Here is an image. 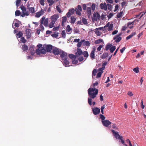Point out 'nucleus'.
<instances>
[{"mask_svg":"<svg viewBox=\"0 0 146 146\" xmlns=\"http://www.w3.org/2000/svg\"><path fill=\"white\" fill-rule=\"evenodd\" d=\"M66 31L68 34H70L72 32V29L70 28V26L69 25H68L66 27Z\"/></svg>","mask_w":146,"mask_h":146,"instance_id":"ddd939ff","label":"nucleus"},{"mask_svg":"<svg viewBox=\"0 0 146 146\" xmlns=\"http://www.w3.org/2000/svg\"><path fill=\"white\" fill-rule=\"evenodd\" d=\"M105 28H104V27H101L99 28H97L96 29V30H98V29H99L100 30H103V31H104L106 30Z\"/></svg>","mask_w":146,"mask_h":146,"instance_id":"680f3d73","label":"nucleus"},{"mask_svg":"<svg viewBox=\"0 0 146 146\" xmlns=\"http://www.w3.org/2000/svg\"><path fill=\"white\" fill-rule=\"evenodd\" d=\"M112 127L113 129H115L117 130L118 129V128L116 126V124H113Z\"/></svg>","mask_w":146,"mask_h":146,"instance_id":"6e6d98bb","label":"nucleus"},{"mask_svg":"<svg viewBox=\"0 0 146 146\" xmlns=\"http://www.w3.org/2000/svg\"><path fill=\"white\" fill-rule=\"evenodd\" d=\"M60 55L62 60L67 59L68 56L67 54L64 51L62 50L61 52L60 53Z\"/></svg>","mask_w":146,"mask_h":146,"instance_id":"39448f33","label":"nucleus"},{"mask_svg":"<svg viewBox=\"0 0 146 146\" xmlns=\"http://www.w3.org/2000/svg\"><path fill=\"white\" fill-rule=\"evenodd\" d=\"M69 11L72 14L74 13L75 10L74 9L72 8L70 9Z\"/></svg>","mask_w":146,"mask_h":146,"instance_id":"4d7b16f0","label":"nucleus"},{"mask_svg":"<svg viewBox=\"0 0 146 146\" xmlns=\"http://www.w3.org/2000/svg\"><path fill=\"white\" fill-rule=\"evenodd\" d=\"M121 34L116 35L113 37V39L115 40L116 43L119 42L121 39V38L120 36Z\"/></svg>","mask_w":146,"mask_h":146,"instance_id":"9b49d317","label":"nucleus"},{"mask_svg":"<svg viewBox=\"0 0 146 146\" xmlns=\"http://www.w3.org/2000/svg\"><path fill=\"white\" fill-rule=\"evenodd\" d=\"M102 122L104 126L106 127H108L111 123V122L108 120L102 121Z\"/></svg>","mask_w":146,"mask_h":146,"instance_id":"423d86ee","label":"nucleus"},{"mask_svg":"<svg viewBox=\"0 0 146 146\" xmlns=\"http://www.w3.org/2000/svg\"><path fill=\"white\" fill-rule=\"evenodd\" d=\"M112 46V44H108L106 45L105 49L106 50H108V49H110L111 46Z\"/></svg>","mask_w":146,"mask_h":146,"instance_id":"bb28decb","label":"nucleus"},{"mask_svg":"<svg viewBox=\"0 0 146 146\" xmlns=\"http://www.w3.org/2000/svg\"><path fill=\"white\" fill-rule=\"evenodd\" d=\"M108 7V8L109 10H110L112 8V6L111 5L109 4H107V5Z\"/></svg>","mask_w":146,"mask_h":146,"instance_id":"0e129e2a","label":"nucleus"},{"mask_svg":"<svg viewBox=\"0 0 146 146\" xmlns=\"http://www.w3.org/2000/svg\"><path fill=\"white\" fill-rule=\"evenodd\" d=\"M116 48V47L115 46H113L110 49V51L111 53H113V51L115 50V49Z\"/></svg>","mask_w":146,"mask_h":146,"instance_id":"2f4dec72","label":"nucleus"},{"mask_svg":"<svg viewBox=\"0 0 146 146\" xmlns=\"http://www.w3.org/2000/svg\"><path fill=\"white\" fill-rule=\"evenodd\" d=\"M87 12L88 16L89 17L91 15V9L90 7H88L87 8Z\"/></svg>","mask_w":146,"mask_h":146,"instance_id":"aec40b11","label":"nucleus"},{"mask_svg":"<svg viewBox=\"0 0 146 146\" xmlns=\"http://www.w3.org/2000/svg\"><path fill=\"white\" fill-rule=\"evenodd\" d=\"M103 46V45H100L97 48V50L98 51H100L101 50Z\"/></svg>","mask_w":146,"mask_h":146,"instance_id":"338daca9","label":"nucleus"},{"mask_svg":"<svg viewBox=\"0 0 146 146\" xmlns=\"http://www.w3.org/2000/svg\"><path fill=\"white\" fill-rule=\"evenodd\" d=\"M103 42V40L102 39H100L95 41V44H98Z\"/></svg>","mask_w":146,"mask_h":146,"instance_id":"c85d7f7f","label":"nucleus"},{"mask_svg":"<svg viewBox=\"0 0 146 146\" xmlns=\"http://www.w3.org/2000/svg\"><path fill=\"white\" fill-rule=\"evenodd\" d=\"M74 59L72 61V63L73 64H77L78 63V60L75 59Z\"/></svg>","mask_w":146,"mask_h":146,"instance_id":"e2e57ef3","label":"nucleus"},{"mask_svg":"<svg viewBox=\"0 0 146 146\" xmlns=\"http://www.w3.org/2000/svg\"><path fill=\"white\" fill-rule=\"evenodd\" d=\"M122 14H123L122 11L121 12L119 13H118L117 15V17L118 18H120L121 17Z\"/></svg>","mask_w":146,"mask_h":146,"instance_id":"8fccbe9b","label":"nucleus"},{"mask_svg":"<svg viewBox=\"0 0 146 146\" xmlns=\"http://www.w3.org/2000/svg\"><path fill=\"white\" fill-rule=\"evenodd\" d=\"M133 22H129L127 24V27H129L130 29L132 28L133 26Z\"/></svg>","mask_w":146,"mask_h":146,"instance_id":"4be33fe9","label":"nucleus"},{"mask_svg":"<svg viewBox=\"0 0 146 146\" xmlns=\"http://www.w3.org/2000/svg\"><path fill=\"white\" fill-rule=\"evenodd\" d=\"M61 35L62 37L63 38H65L66 36V34L65 33V31L64 30H63L62 31V32L61 33Z\"/></svg>","mask_w":146,"mask_h":146,"instance_id":"37998d69","label":"nucleus"},{"mask_svg":"<svg viewBox=\"0 0 146 146\" xmlns=\"http://www.w3.org/2000/svg\"><path fill=\"white\" fill-rule=\"evenodd\" d=\"M21 0H17L16 1V5L17 7L19 6L20 4Z\"/></svg>","mask_w":146,"mask_h":146,"instance_id":"4c0bfd02","label":"nucleus"},{"mask_svg":"<svg viewBox=\"0 0 146 146\" xmlns=\"http://www.w3.org/2000/svg\"><path fill=\"white\" fill-rule=\"evenodd\" d=\"M46 52H50L52 49V46L50 44L44 45Z\"/></svg>","mask_w":146,"mask_h":146,"instance_id":"6e6552de","label":"nucleus"},{"mask_svg":"<svg viewBox=\"0 0 146 146\" xmlns=\"http://www.w3.org/2000/svg\"><path fill=\"white\" fill-rule=\"evenodd\" d=\"M100 116L102 121L105 120H104L105 119L106 117L103 115L100 114Z\"/></svg>","mask_w":146,"mask_h":146,"instance_id":"de8ad7c7","label":"nucleus"},{"mask_svg":"<svg viewBox=\"0 0 146 146\" xmlns=\"http://www.w3.org/2000/svg\"><path fill=\"white\" fill-rule=\"evenodd\" d=\"M22 49L23 51H26L28 49V46L25 44L23 45L22 46Z\"/></svg>","mask_w":146,"mask_h":146,"instance_id":"412c9836","label":"nucleus"},{"mask_svg":"<svg viewBox=\"0 0 146 146\" xmlns=\"http://www.w3.org/2000/svg\"><path fill=\"white\" fill-rule=\"evenodd\" d=\"M67 20V18L66 16H64L62 17L61 25L62 26L64 25L65 23L66 22Z\"/></svg>","mask_w":146,"mask_h":146,"instance_id":"6ab92c4d","label":"nucleus"},{"mask_svg":"<svg viewBox=\"0 0 146 146\" xmlns=\"http://www.w3.org/2000/svg\"><path fill=\"white\" fill-rule=\"evenodd\" d=\"M26 36L27 38H29L31 37V29H26L25 30Z\"/></svg>","mask_w":146,"mask_h":146,"instance_id":"f8f14e48","label":"nucleus"},{"mask_svg":"<svg viewBox=\"0 0 146 146\" xmlns=\"http://www.w3.org/2000/svg\"><path fill=\"white\" fill-rule=\"evenodd\" d=\"M127 94L129 95L130 96H131L133 95V94L130 91H129L127 93Z\"/></svg>","mask_w":146,"mask_h":146,"instance_id":"774afa93","label":"nucleus"},{"mask_svg":"<svg viewBox=\"0 0 146 146\" xmlns=\"http://www.w3.org/2000/svg\"><path fill=\"white\" fill-rule=\"evenodd\" d=\"M45 19L44 17H43L40 20V27L41 29L43 31L44 30V27L42 25V24L43 23V21Z\"/></svg>","mask_w":146,"mask_h":146,"instance_id":"dca6fc26","label":"nucleus"},{"mask_svg":"<svg viewBox=\"0 0 146 146\" xmlns=\"http://www.w3.org/2000/svg\"><path fill=\"white\" fill-rule=\"evenodd\" d=\"M102 73V72H98L97 74L96 78H99L101 76Z\"/></svg>","mask_w":146,"mask_h":146,"instance_id":"09e8293b","label":"nucleus"},{"mask_svg":"<svg viewBox=\"0 0 146 146\" xmlns=\"http://www.w3.org/2000/svg\"><path fill=\"white\" fill-rule=\"evenodd\" d=\"M98 84V82H96L93 84V88H90L88 90V94L90 98L88 99V102L90 106L92 105V99H94L96 96L98 94V90L96 89L94 87L97 86Z\"/></svg>","mask_w":146,"mask_h":146,"instance_id":"f257e3e1","label":"nucleus"},{"mask_svg":"<svg viewBox=\"0 0 146 146\" xmlns=\"http://www.w3.org/2000/svg\"><path fill=\"white\" fill-rule=\"evenodd\" d=\"M100 7L101 9H104L106 11L107 9V5L105 3H104V4L101 3L100 4Z\"/></svg>","mask_w":146,"mask_h":146,"instance_id":"f3484780","label":"nucleus"},{"mask_svg":"<svg viewBox=\"0 0 146 146\" xmlns=\"http://www.w3.org/2000/svg\"><path fill=\"white\" fill-rule=\"evenodd\" d=\"M27 8L30 12L32 13H35V8L34 7H30L29 6H27Z\"/></svg>","mask_w":146,"mask_h":146,"instance_id":"a211bd4d","label":"nucleus"},{"mask_svg":"<svg viewBox=\"0 0 146 146\" xmlns=\"http://www.w3.org/2000/svg\"><path fill=\"white\" fill-rule=\"evenodd\" d=\"M76 53L78 55H80L82 54L83 52L81 49L78 48Z\"/></svg>","mask_w":146,"mask_h":146,"instance_id":"a878e982","label":"nucleus"},{"mask_svg":"<svg viewBox=\"0 0 146 146\" xmlns=\"http://www.w3.org/2000/svg\"><path fill=\"white\" fill-rule=\"evenodd\" d=\"M92 111L94 115H96L100 113V109L97 107H96L93 109Z\"/></svg>","mask_w":146,"mask_h":146,"instance_id":"1a4fd4ad","label":"nucleus"},{"mask_svg":"<svg viewBox=\"0 0 146 146\" xmlns=\"http://www.w3.org/2000/svg\"><path fill=\"white\" fill-rule=\"evenodd\" d=\"M84 56V57L87 58L88 56V54L87 51H85L83 52Z\"/></svg>","mask_w":146,"mask_h":146,"instance_id":"e433bc0d","label":"nucleus"},{"mask_svg":"<svg viewBox=\"0 0 146 146\" xmlns=\"http://www.w3.org/2000/svg\"><path fill=\"white\" fill-rule=\"evenodd\" d=\"M135 34V32H133L129 36H127L126 38V40H128L130 38H131Z\"/></svg>","mask_w":146,"mask_h":146,"instance_id":"5701e85b","label":"nucleus"},{"mask_svg":"<svg viewBox=\"0 0 146 146\" xmlns=\"http://www.w3.org/2000/svg\"><path fill=\"white\" fill-rule=\"evenodd\" d=\"M59 17V16L58 14H55L51 17L50 19L52 21L55 23Z\"/></svg>","mask_w":146,"mask_h":146,"instance_id":"0eeeda50","label":"nucleus"},{"mask_svg":"<svg viewBox=\"0 0 146 146\" xmlns=\"http://www.w3.org/2000/svg\"><path fill=\"white\" fill-rule=\"evenodd\" d=\"M95 48H93V49L92 50L90 54V56L92 60H93L95 58Z\"/></svg>","mask_w":146,"mask_h":146,"instance_id":"4468645a","label":"nucleus"},{"mask_svg":"<svg viewBox=\"0 0 146 146\" xmlns=\"http://www.w3.org/2000/svg\"><path fill=\"white\" fill-rule=\"evenodd\" d=\"M93 20L97 21V13H94L93 14V17L92 18Z\"/></svg>","mask_w":146,"mask_h":146,"instance_id":"393cba45","label":"nucleus"},{"mask_svg":"<svg viewBox=\"0 0 146 146\" xmlns=\"http://www.w3.org/2000/svg\"><path fill=\"white\" fill-rule=\"evenodd\" d=\"M44 0H40L39 3L42 5L44 6Z\"/></svg>","mask_w":146,"mask_h":146,"instance_id":"052dcab7","label":"nucleus"},{"mask_svg":"<svg viewBox=\"0 0 146 146\" xmlns=\"http://www.w3.org/2000/svg\"><path fill=\"white\" fill-rule=\"evenodd\" d=\"M133 70L137 73H138L139 72V68L137 67L133 68Z\"/></svg>","mask_w":146,"mask_h":146,"instance_id":"a18cd8bd","label":"nucleus"},{"mask_svg":"<svg viewBox=\"0 0 146 146\" xmlns=\"http://www.w3.org/2000/svg\"><path fill=\"white\" fill-rule=\"evenodd\" d=\"M21 12L19 10H17L15 12V15L16 16H18L20 15Z\"/></svg>","mask_w":146,"mask_h":146,"instance_id":"79ce46f5","label":"nucleus"},{"mask_svg":"<svg viewBox=\"0 0 146 146\" xmlns=\"http://www.w3.org/2000/svg\"><path fill=\"white\" fill-rule=\"evenodd\" d=\"M20 8L21 10L23 12H24L26 11V8L23 6H21L20 7Z\"/></svg>","mask_w":146,"mask_h":146,"instance_id":"c03bdc74","label":"nucleus"},{"mask_svg":"<svg viewBox=\"0 0 146 146\" xmlns=\"http://www.w3.org/2000/svg\"><path fill=\"white\" fill-rule=\"evenodd\" d=\"M17 35L18 36V37L20 38L23 35V34L21 31H19L18 33L17 34Z\"/></svg>","mask_w":146,"mask_h":146,"instance_id":"49530a36","label":"nucleus"},{"mask_svg":"<svg viewBox=\"0 0 146 146\" xmlns=\"http://www.w3.org/2000/svg\"><path fill=\"white\" fill-rule=\"evenodd\" d=\"M108 27V31H111L113 27V25L112 24H111L110 25L109 23H108L105 26H104V28Z\"/></svg>","mask_w":146,"mask_h":146,"instance_id":"2eb2a0df","label":"nucleus"},{"mask_svg":"<svg viewBox=\"0 0 146 146\" xmlns=\"http://www.w3.org/2000/svg\"><path fill=\"white\" fill-rule=\"evenodd\" d=\"M75 11H76V14L78 15L79 16L81 15V11L79 10H78V9H77V8L75 9Z\"/></svg>","mask_w":146,"mask_h":146,"instance_id":"58836bf2","label":"nucleus"},{"mask_svg":"<svg viewBox=\"0 0 146 146\" xmlns=\"http://www.w3.org/2000/svg\"><path fill=\"white\" fill-rule=\"evenodd\" d=\"M36 52L37 54L40 55V54H45L46 53V52L44 45L43 47L40 48V49H36Z\"/></svg>","mask_w":146,"mask_h":146,"instance_id":"7ed1b4c3","label":"nucleus"},{"mask_svg":"<svg viewBox=\"0 0 146 146\" xmlns=\"http://www.w3.org/2000/svg\"><path fill=\"white\" fill-rule=\"evenodd\" d=\"M61 50L56 47H54L52 50V52L55 55H58L61 52Z\"/></svg>","mask_w":146,"mask_h":146,"instance_id":"20e7f679","label":"nucleus"},{"mask_svg":"<svg viewBox=\"0 0 146 146\" xmlns=\"http://www.w3.org/2000/svg\"><path fill=\"white\" fill-rule=\"evenodd\" d=\"M58 33H56V32H55L54 34L52 35L51 36H52L53 37L56 38L58 36Z\"/></svg>","mask_w":146,"mask_h":146,"instance_id":"3c124183","label":"nucleus"},{"mask_svg":"<svg viewBox=\"0 0 146 146\" xmlns=\"http://www.w3.org/2000/svg\"><path fill=\"white\" fill-rule=\"evenodd\" d=\"M84 41V40H81L80 42H78L77 44V46L78 47H80L82 45V43Z\"/></svg>","mask_w":146,"mask_h":146,"instance_id":"72a5a7b5","label":"nucleus"},{"mask_svg":"<svg viewBox=\"0 0 146 146\" xmlns=\"http://www.w3.org/2000/svg\"><path fill=\"white\" fill-rule=\"evenodd\" d=\"M55 23L52 21H51V23L49 24L48 27L50 28H52L53 26Z\"/></svg>","mask_w":146,"mask_h":146,"instance_id":"ea45409f","label":"nucleus"},{"mask_svg":"<svg viewBox=\"0 0 146 146\" xmlns=\"http://www.w3.org/2000/svg\"><path fill=\"white\" fill-rule=\"evenodd\" d=\"M69 57L72 59H75L76 58V56L72 54H69Z\"/></svg>","mask_w":146,"mask_h":146,"instance_id":"c756f323","label":"nucleus"},{"mask_svg":"<svg viewBox=\"0 0 146 146\" xmlns=\"http://www.w3.org/2000/svg\"><path fill=\"white\" fill-rule=\"evenodd\" d=\"M105 108V105H104L103 106H102L101 108V112L102 114H104V110Z\"/></svg>","mask_w":146,"mask_h":146,"instance_id":"864d4df0","label":"nucleus"},{"mask_svg":"<svg viewBox=\"0 0 146 146\" xmlns=\"http://www.w3.org/2000/svg\"><path fill=\"white\" fill-rule=\"evenodd\" d=\"M56 8L57 10L59 13H61L62 11L59 7H58V6H57L56 7Z\"/></svg>","mask_w":146,"mask_h":146,"instance_id":"5fc2aeb1","label":"nucleus"},{"mask_svg":"<svg viewBox=\"0 0 146 146\" xmlns=\"http://www.w3.org/2000/svg\"><path fill=\"white\" fill-rule=\"evenodd\" d=\"M64 60L63 63L64 64H65V66L68 65L69 64V62L67 60V59L63 60Z\"/></svg>","mask_w":146,"mask_h":146,"instance_id":"473e14b6","label":"nucleus"},{"mask_svg":"<svg viewBox=\"0 0 146 146\" xmlns=\"http://www.w3.org/2000/svg\"><path fill=\"white\" fill-rule=\"evenodd\" d=\"M83 44L84 45H86L87 46H89L90 45V42L88 41H86L83 42Z\"/></svg>","mask_w":146,"mask_h":146,"instance_id":"f704fd0d","label":"nucleus"},{"mask_svg":"<svg viewBox=\"0 0 146 146\" xmlns=\"http://www.w3.org/2000/svg\"><path fill=\"white\" fill-rule=\"evenodd\" d=\"M48 19H45L44 21H43V24L44 25L45 27H47L48 26Z\"/></svg>","mask_w":146,"mask_h":146,"instance_id":"cd10ccee","label":"nucleus"},{"mask_svg":"<svg viewBox=\"0 0 146 146\" xmlns=\"http://www.w3.org/2000/svg\"><path fill=\"white\" fill-rule=\"evenodd\" d=\"M97 72V70L96 69H94L92 71V75L94 76H95Z\"/></svg>","mask_w":146,"mask_h":146,"instance_id":"603ef678","label":"nucleus"},{"mask_svg":"<svg viewBox=\"0 0 146 146\" xmlns=\"http://www.w3.org/2000/svg\"><path fill=\"white\" fill-rule=\"evenodd\" d=\"M44 13V11L41 9L40 11H39L38 12L36 13L35 17L37 18L39 17L41 15L43 14Z\"/></svg>","mask_w":146,"mask_h":146,"instance_id":"9d476101","label":"nucleus"},{"mask_svg":"<svg viewBox=\"0 0 146 146\" xmlns=\"http://www.w3.org/2000/svg\"><path fill=\"white\" fill-rule=\"evenodd\" d=\"M21 42L22 43H24L26 41V40L25 39L24 37H22L21 38Z\"/></svg>","mask_w":146,"mask_h":146,"instance_id":"13d9d810","label":"nucleus"},{"mask_svg":"<svg viewBox=\"0 0 146 146\" xmlns=\"http://www.w3.org/2000/svg\"><path fill=\"white\" fill-rule=\"evenodd\" d=\"M107 64V62H105L104 63H103L102 65V68L103 69H104L105 68V66Z\"/></svg>","mask_w":146,"mask_h":146,"instance_id":"bf43d9fd","label":"nucleus"},{"mask_svg":"<svg viewBox=\"0 0 146 146\" xmlns=\"http://www.w3.org/2000/svg\"><path fill=\"white\" fill-rule=\"evenodd\" d=\"M78 60L80 62L84 60V58L83 56H80L78 58Z\"/></svg>","mask_w":146,"mask_h":146,"instance_id":"69168bd1","label":"nucleus"},{"mask_svg":"<svg viewBox=\"0 0 146 146\" xmlns=\"http://www.w3.org/2000/svg\"><path fill=\"white\" fill-rule=\"evenodd\" d=\"M111 131L113 134H114V135L116 138L120 139L121 140V143L122 144H123L124 146H127L126 144L125 143V141L123 139V137L122 136L119 135L118 132H116L113 129H111Z\"/></svg>","mask_w":146,"mask_h":146,"instance_id":"f03ea898","label":"nucleus"},{"mask_svg":"<svg viewBox=\"0 0 146 146\" xmlns=\"http://www.w3.org/2000/svg\"><path fill=\"white\" fill-rule=\"evenodd\" d=\"M108 56V53L104 52L101 58L102 59H105Z\"/></svg>","mask_w":146,"mask_h":146,"instance_id":"7c9ffc66","label":"nucleus"},{"mask_svg":"<svg viewBox=\"0 0 146 146\" xmlns=\"http://www.w3.org/2000/svg\"><path fill=\"white\" fill-rule=\"evenodd\" d=\"M48 3H49V6H51L54 3V1L53 0H47Z\"/></svg>","mask_w":146,"mask_h":146,"instance_id":"c9c22d12","label":"nucleus"},{"mask_svg":"<svg viewBox=\"0 0 146 146\" xmlns=\"http://www.w3.org/2000/svg\"><path fill=\"white\" fill-rule=\"evenodd\" d=\"M76 18L74 16H72L71 17L70 23L72 24H74L75 22Z\"/></svg>","mask_w":146,"mask_h":146,"instance_id":"b1692460","label":"nucleus"},{"mask_svg":"<svg viewBox=\"0 0 146 146\" xmlns=\"http://www.w3.org/2000/svg\"><path fill=\"white\" fill-rule=\"evenodd\" d=\"M82 23L85 25H86L88 24V23L87 20L85 18H82Z\"/></svg>","mask_w":146,"mask_h":146,"instance_id":"a19ab883","label":"nucleus"}]
</instances>
